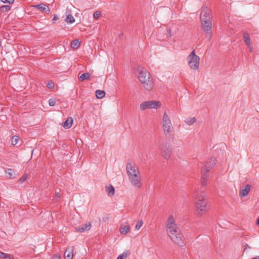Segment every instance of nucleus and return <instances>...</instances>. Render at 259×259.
Listing matches in <instances>:
<instances>
[{
	"label": "nucleus",
	"mask_w": 259,
	"mask_h": 259,
	"mask_svg": "<svg viewBox=\"0 0 259 259\" xmlns=\"http://www.w3.org/2000/svg\"><path fill=\"white\" fill-rule=\"evenodd\" d=\"M158 149L164 159H168L170 158L172 149L167 140L164 139H161L158 142Z\"/></svg>",
	"instance_id": "4"
},
{
	"label": "nucleus",
	"mask_w": 259,
	"mask_h": 259,
	"mask_svg": "<svg viewBox=\"0 0 259 259\" xmlns=\"http://www.w3.org/2000/svg\"><path fill=\"white\" fill-rule=\"evenodd\" d=\"M58 16H57V15H55L54 16V17L53 19V21L54 23H55V21L56 20H58Z\"/></svg>",
	"instance_id": "42"
},
{
	"label": "nucleus",
	"mask_w": 259,
	"mask_h": 259,
	"mask_svg": "<svg viewBox=\"0 0 259 259\" xmlns=\"http://www.w3.org/2000/svg\"><path fill=\"white\" fill-rule=\"evenodd\" d=\"M195 202L196 211L198 215H201L209 209L207 199L203 195L198 196Z\"/></svg>",
	"instance_id": "3"
},
{
	"label": "nucleus",
	"mask_w": 259,
	"mask_h": 259,
	"mask_svg": "<svg viewBox=\"0 0 259 259\" xmlns=\"http://www.w3.org/2000/svg\"><path fill=\"white\" fill-rule=\"evenodd\" d=\"M210 12L209 9L205 7L200 14L201 24L204 31L206 32V37L208 40L211 39L212 35Z\"/></svg>",
	"instance_id": "1"
},
{
	"label": "nucleus",
	"mask_w": 259,
	"mask_h": 259,
	"mask_svg": "<svg viewBox=\"0 0 259 259\" xmlns=\"http://www.w3.org/2000/svg\"><path fill=\"white\" fill-rule=\"evenodd\" d=\"M249 48V51H250V52H252V51H253V48H252V47L251 46V45L250 46V48Z\"/></svg>",
	"instance_id": "44"
},
{
	"label": "nucleus",
	"mask_w": 259,
	"mask_h": 259,
	"mask_svg": "<svg viewBox=\"0 0 259 259\" xmlns=\"http://www.w3.org/2000/svg\"><path fill=\"white\" fill-rule=\"evenodd\" d=\"M138 78L143 87L147 91H151L153 88V82L150 73L142 67H138Z\"/></svg>",
	"instance_id": "2"
},
{
	"label": "nucleus",
	"mask_w": 259,
	"mask_h": 259,
	"mask_svg": "<svg viewBox=\"0 0 259 259\" xmlns=\"http://www.w3.org/2000/svg\"><path fill=\"white\" fill-rule=\"evenodd\" d=\"M166 229L168 235L170 237V235H175L177 233H179L181 231L177 227V224L175 223L174 218L172 215H170L167 220L166 225Z\"/></svg>",
	"instance_id": "6"
},
{
	"label": "nucleus",
	"mask_w": 259,
	"mask_h": 259,
	"mask_svg": "<svg viewBox=\"0 0 259 259\" xmlns=\"http://www.w3.org/2000/svg\"><path fill=\"white\" fill-rule=\"evenodd\" d=\"M90 77V74L88 72H85L83 74H82L79 77V79L81 81H83L85 79H89Z\"/></svg>",
	"instance_id": "23"
},
{
	"label": "nucleus",
	"mask_w": 259,
	"mask_h": 259,
	"mask_svg": "<svg viewBox=\"0 0 259 259\" xmlns=\"http://www.w3.org/2000/svg\"><path fill=\"white\" fill-rule=\"evenodd\" d=\"M256 225H259V218L257 220V221H256Z\"/></svg>",
	"instance_id": "46"
},
{
	"label": "nucleus",
	"mask_w": 259,
	"mask_h": 259,
	"mask_svg": "<svg viewBox=\"0 0 259 259\" xmlns=\"http://www.w3.org/2000/svg\"><path fill=\"white\" fill-rule=\"evenodd\" d=\"M10 256L9 254L4 253L0 251V258H7Z\"/></svg>",
	"instance_id": "30"
},
{
	"label": "nucleus",
	"mask_w": 259,
	"mask_h": 259,
	"mask_svg": "<svg viewBox=\"0 0 259 259\" xmlns=\"http://www.w3.org/2000/svg\"><path fill=\"white\" fill-rule=\"evenodd\" d=\"M49 104L50 106H54L56 104V100L54 99H51L49 100Z\"/></svg>",
	"instance_id": "32"
},
{
	"label": "nucleus",
	"mask_w": 259,
	"mask_h": 259,
	"mask_svg": "<svg viewBox=\"0 0 259 259\" xmlns=\"http://www.w3.org/2000/svg\"><path fill=\"white\" fill-rule=\"evenodd\" d=\"M209 169H205V171L203 172L201 176V184L203 186H205L207 184V180L209 177Z\"/></svg>",
	"instance_id": "15"
},
{
	"label": "nucleus",
	"mask_w": 259,
	"mask_h": 259,
	"mask_svg": "<svg viewBox=\"0 0 259 259\" xmlns=\"http://www.w3.org/2000/svg\"><path fill=\"white\" fill-rule=\"evenodd\" d=\"M243 37L244 41L245 44L248 47V48H250V46L251 45L250 38L249 34L245 31L243 32Z\"/></svg>",
	"instance_id": "17"
},
{
	"label": "nucleus",
	"mask_w": 259,
	"mask_h": 259,
	"mask_svg": "<svg viewBox=\"0 0 259 259\" xmlns=\"http://www.w3.org/2000/svg\"><path fill=\"white\" fill-rule=\"evenodd\" d=\"M19 140H20V138L17 136H14L12 137V138L11 139L12 144L13 145H16L18 143Z\"/></svg>",
	"instance_id": "27"
},
{
	"label": "nucleus",
	"mask_w": 259,
	"mask_h": 259,
	"mask_svg": "<svg viewBox=\"0 0 259 259\" xmlns=\"http://www.w3.org/2000/svg\"><path fill=\"white\" fill-rule=\"evenodd\" d=\"M162 127L164 134L167 135L172 132L173 127L168 115L164 112L162 120Z\"/></svg>",
	"instance_id": "7"
},
{
	"label": "nucleus",
	"mask_w": 259,
	"mask_h": 259,
	"mask_svg": "<svg viewBox=\"0 0 259 259\" xmlns=\"http://www.w3.org/2000/svg\"><path fill=\"white\" fill-rule=\"evenodd\" d=\"M132 185L135 186L137 188H140L142 186L140 174H137L134 176L128 177Z\"/></svg>",
	"instance_id": "11"
},
{
	"label": "nucleus",
	"mask_w": 259,
	"mask_h": 259,
	"mask_svg": "<svg viewBox=\"0 0 259 259\" xmlns=\"http://www.w3.org/2000/svg\"><path fill=\"white\" fill-rule=\"evenodd\" d=\"M161 104L159 101H147L140 104V109L142 111L147 109H157L160 107Z\"/></svg>",
	"instance_id": "8"
},
{
	"label": "nucleus",
	"mask_w": 259,
	"mask_h": 259,
	"mask_svg": "<svg viewBox=\"0 0 259 259\" xmlns=\"http://www.w3.org/2000/svg\"><path fill=\"white\" fill-rule=\"evenodd\" d=\"M11 7L9 5H3L0 7V11L2 12H8L11 10Z\"/></svg>",
	"instance_id": "25"
},
{
	"label": "nucleus",
	"mask_w": 259,
	"mask_h": 259,
	"mask_svg": "<svg viewBox=\"0 0 259 259\" xmlns=\"http://www.w3.org/2000/svg\"><path fill=\"white\" fill-rule=\"evenodd\" d=\"M60 255L59 254H55L53 256V259H60Z\"/></svg>",
	"instance_id": "40"
},
{
	"label": "nucleus",
	"mask_w": 259,
	"mask_h": 259,
	"mask_svg": "<svg viewBox=\"0 0 259 259\" xmlns=\"http://www.w3.org/2000/svg\"><path fill=\"white\" fill-rule=\"evenodd\" d=\"M167 31V32L169 35V36H171L172 35V32H171V30L170 29H167L166 30Z\"/></svg>",
	"instance_id": "39"
},
{
	"label": "nucleus",
	"mask_w": 259,
	"mask_h": 259,
	"mask_svg": "<svg viewBox=\"0 0 259 259\" xmlns=\"http://www.w3.org/2000/svg\"><path fill=\"white\" fill-rule=\"evenodd\" d=\"M84 227V229L87 230H89L91 228V224L90 223L88 224H85L82 226Z\"/></svg>",
	"instance_id": "33"
},
{
	"label": "nucleus",
	"mask_w": 259,
	"mask_h": 259,
	"mask_svg": "<svg viewBox=\"0 0 259 259\" xmlns=\"http://www.w3.org/2000/svg\"><path fill=\"white\" fill-rule=\"evenodd\" d=\"M80 45V42L78 39L73 40L71 43V47L74 50L77 49Z\"/></svg>",
	"instance_id": "20"
},
{
	"label": "nucleus",
	"mask_w": 259,
	"mask_h": 259,
	"mask_svg": "<svg viewBox=\"0 0 259 259\" xmlns=\"http://www.w3.org/2000/svg\"><path fill=\"white\" fill-rule=\"evenodd\" d=\"M143 225V222L142 220L139 221L136 225L135 228L137 230H139Z\"/></svg>",
	"instance_id": "31"
},
{
	"label": "nucleus",
	"mask_w": 259,
	"mask_h": 259,
	"mask_svg": "<svg viewBox=\"0 0 259 259\" xmlns=\"http://www.w3.org/2000/svg\"><path fill=\"white\" fill-rule=\"evenodd\" d=\"M73 249V246L69 247L66 249L64 254L65 259H72Z\"/></svg>",
	"instance_id": "14"
},
{
	"label": "nucleus",
	"mask_w": 259,
	"mask_h": 259,
	"mask_svg": "<svg viewBox=\"0 0 259 259\" xmlns=\"http://www.w3.org/2000/svg\"><path fill=\"white\" fill-rule=\"evenodd\" d=\"M216 164V160L214 158L208 159L204 164L205 169H209L210 170L213 168Z\"/></svg>",
	"instance_id": "13"
},
{
	"label": "nucleus",
	"mask_w": 259,
	"mask_h": 259,
	"mask_svg": "<svg viewBox=\"0 0 259 259\" xmlns=\"http://www.w3.org/2000/svg\"><path fill=\"white\" fill-rule=\"evenodd\" d=\"M55 197L59 199L60 198V195L59 192H56L55 193Z\"/></svg>",
	"instance_id": "41"
},
{
	"label": "nucleus",
	"mask_w": 259,
	"mask_h": 259,
	"mask_svg": "<svg viewBox=\"0 0 259 259\" xmlns=\"http://www.w3.org/2000/svg\"><path fill=\"white\" fill-rule=\"evenodd\" d=\"M101 15V12L100 11H96L94 13L93 16L94 18L96 19H98Z\"/></svg>",
	"instance_id": "34"
},
{
	"label": "nucleus",
	"mask_w": 259,
	"mask_h": 259,
	"mask_svg": "<svg viewBox=\"0 0 259 259\" xmlns=\"http://www.w3.org/2000/svg\"><path fill=\"white\" fill-rule=\"evenodd\" d=\"M121 234H127L130 232V228L128 226H125L120 230Z\"/></svg>",
	"instance_id": "24"
},
{
	"label": "nucleus",
	"mask_w": 259,
	"mask_h": 259,
	"mask_svg": "<svg viewBox=\"0 0 259 259\" xmlns=\"http://www.w3.org/2000/svg\"><path fill=\"white\" fill-rule=\"evenodd\" d=\"M2 2L4 3H8L9 4H12L14 3V0H1Z\"/></svg>",
	"instance_id": "37"
},
{
	"label": "nucleus",
	"mask_w": 259,
	"mask_h": 259,
	"mask_svg": "<svg viewBox=\"0 0 259 259\" xmlns=\"http://www.w3.org/2000/svg\"><path fill=\"white\" fill-rule=\"evenodd\" d=\"M65 21L67 23H72L75 22V19L71 14H68L65 19Z\"/></svg>",
	"instance_id": "22"
},
{
	"label": "nucleus",
	"mask_w": 259,
	"mask_h": 259,
	"mask_svg": "<svg viewBox=\"0 0 259 259\" xmlns=\"http://www.w3.org/2000/svg\"><path fill=\"white\" fill-rule=\"evenodd\" d=\"M189 67L193 70H197L199 66L200 57L196 55L193 50L187 57Z\"/></svg>",
	"instance_id": "5"
},
{
	"label": "nucleus",
	"mask_w": 259,
	"mask_h": 259,
	"mask_svg": "<svg viewBox=\"0 0 259 259\" xmlns=\"http://www.w3.org/2000/svg\"><path fill=\"white\" fill-rule=\"evenodd\" d=\"M244 251H245L247 249V248H250V247L246 243L245 244V245H244Z\"/></svg>",
	"instance_id": "43"
},
{
	"label": "nucleus",
	"mask_w": 259,
	"mask_h": 259,
	"mask_svg": "<svg viewBox=\"0 0 259 259\" xmlns=\"http://www.w3.org/2000/svg\"><path fill=\"white\" fill-rule=\"evenodd\" d=\"M47 86L48 87V88L52 89L54 87V83L52 81H50L47 83Z\"/></svg>",
	"instance_id": "36"
},
{
	"label": "nucleus",
	"mask_w": 259,
	"mask_h": 259,
	"mask_svg": "<svg viewBox=\"0 0 259 259\" xmlns=\"http://www.w3.org/2000/svg\"><path fill=\"white\" fill-rule=\"evenodd\" d=\"M251 259H259V256H256Z\"/></svg>",
	"instance_id": "45"
},
{
	"label": "nucleus",
	"mask_w": 259,
	"mask_h": 259,
	"mask_svg": "<svg viewBox=\"0 0 259 259\" xmlns=\"http://www.w3.org/2000/svg\"><path fill=\"white\" fill-rule=\"evenodd\" d=\"M126 169L128 177L131 176V175L134 176L139 174V170L134 163H127Z\"/></svg>",
	"instance_id": "10"
},
{
	"label": "nucleus",
	"mask_w": 259,
	"mask_h": 259,
	"mask_svg": "<svg viewBox=\"0 0 259 259\" xmlns=\"http://www.w3.org/2000/svg\"><path fill=\"white\" fill-rule=\"evenodd\" d=\"M170 238L178 246L182 247L185 245L184 237L181 231L179 232V233H177L175 235H170Z\"/></svg>",
	"instance_id": "9"
},
{
	"label": "nucleus",
	"mask_w": 259,
	"mask_h": 259,
	"mask_svg": "<svg viewBox=\"0 0 259 259\" xmlns=\"http://www.w3.org/2000/svg\"><path fill=\"white\" fill-rule=\"evenodd\" d=\"M106 192L109 197L113 196L114 195L115 192V190L113 186L111 185H110L109 186H106Z\"/></svg>",
	"instance_id": "19"
},
{
	"label": "nucleus",
	"mask_w": 259,
	"mask_h": 259,
	"mask_svg": "<svg viewBox=\"0 0 259 259\" xmlns=\"http://www.w3.org/2000/svg\"><path fill=\"white\" fill-rule=\"evenodd\" d=\"M73 119L71 117H68L63 125L64 128L68 129L70 128L73 123Z\"/></svg>",
	"instance_id": "18"
},
{
	"label": "nucleus",
	"mask_w": 259,
	"mask_h": 259,
	"mask_svg": "<svg viewBox=\"0 0 259 259\" xmlns=\"http://www.w3.org/2000/svg\"><path fill=\"white\" fill-rule=\"evenodd\" d=\"M127 256V253L125 252H123L121 254L119 255L116 259H123L126 258Z\"/></svg>",
	"instance_id": "29"
},
{
	"label": "nucleus",
	"mask_w": 259,
	"mask_h": 259,
	"mask_svg": "<svg viewBox=\"0 0 259 259\" xmlns=\"http://www.w3.org/2000/svg\"><path fill=\"white\" fill-rule=\"evenodd\" d=\"M105 96V92L104 91L98 90L96 91V96L98 99H102Z\"/></svg>",
	"instance_id": "21"
},
{
	"label": "nucleus",
	"mask_w": 259,
	"mask_h": 259,
	"mask_svg": "<svg viewBox=\"0 0 259 259\" xmlns=\"http://www.w3.org/2000/svg\"><path fill=\"white\" fill-rule=\"evenodd\" d=\"M251 186L249 184L246 185L245 188L242 189L240 192V196L241 197H244L248 195V193L250 190Z\"/></svg>",
	"instance_id": "16"
},
{
	"label": "nucleus",
	"mask_w": 259,
	"mask_h": 259,
	"mask_svg": "<svg viewBox=\"0 0 259 259\" xmlns=\"http://www.w3.org/2000/svg\"><path fill=\"white\" fill-rule=\"evenodd\" d=\"M27 176L26 175H23L20 179L19 182L21 183H23L27 179Z\"/></svg>",
	"instance_id": "35"
},
{
	"label": "nucleus",
	"mask_w": 259,
	"mask_h": 259,
	"mask_svg": "<svg viewBox=\"0 0 259 259\" xmlns=\"http://www.w3.org/2000/svg\"><path fill=\"white\" fill-rule=\"evenodd\" d=\"M6 173L7 174L10 178H12L14 177L15 172L12 169L10 168L8 169L6 171Z\"/></svg>",
	"instance_id": "28"
},
{
	"label": "nucleus",
	"mask_w": 259,
	"mask_h": 259,
	"mask_svg": "<svg viewBox=\"0 0 259 259\" xmlns=\"http://www.w3.org/2000/svg\"><path fill=\"white\" fill-rule=\"evenodd\" d=\"M76 230L80 233H82V232H83L84 231H86V230L84 229V227L82 226L81 227L78 228L77 229H76Z\"/></svg>",
	"instance_id": "38"
},
{
	"label": "nucleus",
	"mask_w": 259,
	"mask_h": 259,
	"mask_svg": "<svg viewBox=\"0 0 259 259\" xmlns=\"http://www.w3.org/2000/svg\"><path fill=\"white\" fill-rule=\"evenodd\" d=\"M33 7L37 9L40 12L45 13L46 14H48L50 11L49 7L42 3L39 5L33 6Z\"/></svg>",
	"instance_id": "12"
},
{
	"label": "nucleus",
	"mask_w": 259,
	"mask_h": 259,
	"mask_svg": "<svg viewBox=\"0 0 259 259\" xmlns=\"http://www.w3.org/2000/svg\"><path fill=\"white\" fill-rule=\"evenodd\" d=\"M185 121L187 124L190 125L196 122V119L195 117H192L187 119Z\"/></svg>",
	"instance_id": "26"
}]
</instances>
